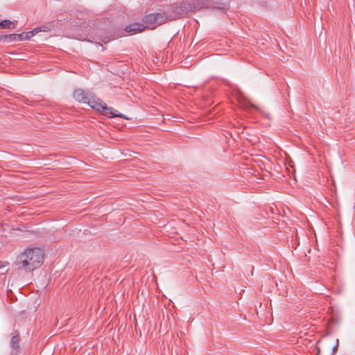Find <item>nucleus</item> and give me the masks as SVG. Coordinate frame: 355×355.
Listing matches in <instances>:
<instances>
[{"mask_svg":"<svg viewBox=\"0 0 355 355\" xmlns=\"http://www.w3.org/2000/svg\"><path fill=\"white\" fill-rule=\"evenodd\" d=\"M44 251L40 248H26L17 258V264L26 271L39 268L44 261Z\"/></svg>","mask_w":355,"mask_h":355,"instance_id":"1","label":"nucleus"},{"mask_svg":"<svg viewBox=\"0 0 355 355\" xmlns=\"http://www.w3.org/2000/svg\"><path fill=\"white\" fill-rule=\"evenodd\" d=\"M167 20H169V17H167L163 13L155 12L146 15L144 19L143 24H133L128 26L125 31L130 33H136L141 32L146 28L153 29L155 27L164 24Z\"/></svg>","mask_w":355,"mask_h":355,"instance_id":"2","label":"nucleus"},{"mask_svg":"<svg viewBox=\"0 0 355 355\" xmlns=\"http://www.w3.org/2000/svg\"><path fill=\"white\" fill-rule=\"evenodd\" d=\"M208 7V3L206 0H187L177 4L173 7V14L169 20L180 18L189 12L200 10L202 8Z\"/></svg>","mask_w":355,"mask_h":355,"instance_id":"3","label":"nucleus"},{"mask_svg":"<svg viewBox=\"0 0 355 355\" xmlns=\"http://www.w3.org/2000/svg\"><path fill=\"white\" fill-rule=\"evenodd\" d=\"M85 103L89 105L92 108L101 112L107 117L112 118L117 116L128 119V118L123 114L118 113L116 110L111 107H107L106 105L103 103L101 99L96 98V96L92 93H89L88 100L86 101Z\"/></svg>","mask_w":355,"mask_h":355,"instance_id":"4","label":"nucleus"},{"mask_svg":"<svg viewBox=\"0 0 355 355\" xmlns=\"http://www.w3.org/2000/svg\"><path fill=\"white\" fill-rule=\"evenodd\" d=\"M89 94H85L84 90L81 89H77L73 92V98L78 102L83 103H86L88 100Z\"/></svg>","mask_w":355,"mask_h":355,"instance_id":"5","label":"nucleus"},{"mask_svg":"<svg viewBox=\"0 0 355 355\" xmlns=\"http://www.w3.org/2000/svg\"><path fill=\"white\" fill-rule=\"evenodd\" d=\"M239 107L244 110H248L249 107L257 109V107L252 104L248 100L240 97L238 100Z\"/></svg>","mask_w":355,"mask_h":355,"instance_id":"6","label":"nucleus"},{"mask_svg":"<svg viewBox=\"0 0 355 355\" xmlns=\"http://www.w3.org/2000/svg\"><path fill=\"white\" fill-rule=\"evenodd\" d=\"M15 27V24L12 21L8 19L3 20L1 22H0V29H14Z\"/></svg>","mask_w":355,"mask_h":355,"instance_id":"7","label":"nucleus"},{"mask_svg":"<svg viewBox=\"0 0 355 355\" xmlns=\"http://www.w3.org/2000/svg\"><path fill=\"white\" fill-rule=\"evenodd\" d=\"M1 40H8V42L17 41V34H10L3 35L1 38Z\"/></svg>","mask_w":355,"mask_h":355,"instance_id":"8","label":"nucleus"},{"mask_svg":"<svg viewBox=\"0 0 355 355\" xmlns=\"http://www.w3.org/2000/svg\"><path fill=\"white\" fill-rule=\"evenodd\" d=\"M40 28H35L33 31H29V32H27V33H24V37H25V39L26 40H29L30 38H31L35 33H37L39 32H40Z\"/></svg>","mask_w":355,"mask_h":355,"instance_id":"9","label":"nucleus"},{"mask_svg":"<svg viewBox=\"0 0 355 355\" xmlns=\"http://www.w3.org/2000/svg\"><path fill=\"white\" fill-rule=\"evenodd\" d=\"M19 339L18 336H13L10 340L11 346L15 349H17L19 347Z\"/></svg>","mask_w":355,"mask_h":355,"instance_id":"10","label":"nucleus"},{"mask_svg":"<svg viewBox=\"0 0 355 355\" xmlns=\"http://www.w3.org/2000/svg\"><path fill=\"white\" fill-rule=\"evenodd\" d=\"M8 263L6 261H0V272L1 274H6L8 270L6 268Z\"/></svg>","mask_w":355,"mask_h":355,"instance_id":"11","label":"nucleus"},{"mask_svg":"<svg viewBox=\"0 0 355 355\" xmlns=\"http://www.w3.org/2000/svg\"><path fill=\"white\" fill-rule=\"evenodd\" d=\"M214 8L220 9V10H226L228 8V5L227 3H218L217 6H213Z\"/></svg>","mask_w":355,"mask_h":355,"instance_id":"12","label":"nucleus"},{"mask_svg":"<svg viewBox=\"0 0 355 355\" xmlns=\"http://www.w3.org/2000/svg\"><path fill=\"white\" fill-rule=\"evenodd\" d=\"M250 137H253L254 138H252V139H250V138H248V139L252 142L253 144L257 143L259 140V139L256 137V135H248Z\"/></svg>","mask_w":355,"mask_h":355,"instance_id":"13","label":"nucleus"},{"mask_svg":"<svg viewBox=\"0 0 355 355\" xmlns=\"http://www.w3.org/2000/svg\"><path fill=\"white\" fill-rule=\"evenodd\" d=\"M26 40L24 37V33H22L21 34H17V41H23Z\"/></svg>","mask_w":355,"mask_h":355,"instance_id":"14","label":"nucleus"},{"mask_svg":"<svg viewBox=\"0 0 355 355\" xmlns=\"http://www.w3.org/2000/svg\"><path fill=\"white\" fill-rule=\"evenodd\" d=\"M338 345H339V340H338V339H336V345H334V347L332 349L333 354H334L337 352L338 347Z\"/></svg>","mask_w":355,"mask_h":355,"instance_id":"15","label":"nucleus"},{"mask_svg":"<svg viewBox=\"0 0 355 355\" xmlns=\"http://www.w3.org/2000/svg\"><path fill=\"white\" fill-rule=\"evenodd\" d=\"M40 31H48V28L44 26V27H40Z\"/></svg>","mask_w":355,"mask_h":355,"instance_id":"16","label":"nucleus"}]
</instances>
